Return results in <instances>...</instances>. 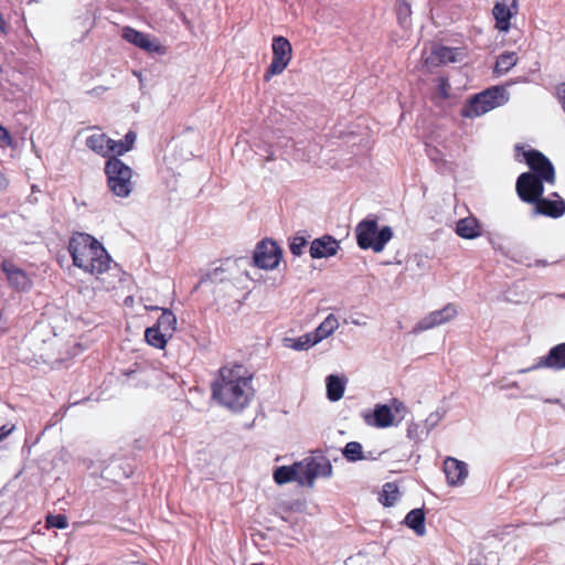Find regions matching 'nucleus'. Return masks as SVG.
Listing matches in <instances>:
<instances>
[{
  "label": "nucleus",
  "mask_w": 565,
  "mask_h": 565,
  "mask_svg": "<svg viewBox=\"0 0 565 565\" xmlns=\"http://www.w3.org/2000/svg\"><path fill=\"white\" fill-rule=\"evenodd\" d=\"M67 249L73 265L94 276L99 282L98 288L107 291L115 289L118 281L117 266L113 265L110 255L97 238L87 233L74 232Z\"/></svg>",
  "instance_id": "obj_1"
},
{
  "label": "nucleus",
  "mask_w": 565,
  "mask_h": 565,
  "mask_svg": "<svg viewBox=\"0 0 565 565\" xmlns=\"http://www.w3.org/2000/svg\"><path fill=\"white\" fill-rule=\"evenodd\" d=\"M252 379V374L243 364L222 366L211 386L213 398L232 411L245 408L254 396Z\"/></svg>",
  "instance_id": "obj_2"
},
{
  "label": "nucleus",
  "mask_w": 565,
  "mask_h": 565,
  "mask_svg": "<svg viewBox=\"0 0 565 565\" xmlns=\"http://www.w3.org/2000/svg\"><path fill=\"white\" fill-rule=\"evenodd\" d=\"M332 465L321 449L291 466H285V483L297 481L301 486L312 488L317 478H330Z\"/></svg>",
  "instance_id": "obj_3"
},
{
  "label": "nucleus",
  "mask_w": 565,
  "mask_h": 565,
  "mask_svg": "<svg viewBox=\"0 0 565 565\" xmlns=\"http://www.w3.org/2000/svg\"><path fill=\"white\" fill-rule=\"evenodd\" d=\"M509 100L508 92L502 86H492L473 95L460 110L465 118H475L504 105Z\"/></svg>",
  "instance_id": "obj_4"
},
{
  "label": "nucleus",
  "mask_w": 565,
  "mask_h": 565,
  "mask_svg": "<svg viewBox=\"0 0 565 565\" xmlns=\"http://www.w3.org/2000/svg\"><path fill=\"white\" fill-rule=\"evenodd\" d=\"M355 235L361 249H373L380 253L393 237V231L387 225L379 228L376 217H366L356 225Z\"/></svg>",
  "instance_id": "obj_5"
},
{
  "label": "nucleus",
  "mask_w": 565,
  "mask_h": 565,
  "mask_svg": "<svg viewBox=\"0 0 565 565\" xmlns=\"http://www.w3.org/2000/svg\"><path fill=\"white\" fill-rule=\"evenodd\" d=\"M107 186L118 198H127L134 188L132 170L122 160L110 157L104 168Z\"/></svg>",
  "instance_id": "obj_6"
},
{
  "label": "nucleus",
  "mask_w": 565,
  "mask_h": 565,
  "mask_svg": "<svg viewBox=\"0 0 565 565\" xmlns=\"http://www.w3.org/2000/svg\"><path fill=\"white\" fill-rule=\"evenodd\" d=\"M543 180L531 172L521 173L516 180V193L519 198L530 204H535L544 193Z\"/></svg>",
  "instance_id": "obj_7"
},
{
  "label": "nucleus",
  "mask_w": 565,
  "mask_h": 565,
  "mask_svg": "<svg viewBox=\"0 0 565 565\" xmlns=\"http://www.w3.org/2000/svg\"><path fill=\"white\" fill-rule=\"evenodd\" d=\"M525 161L530 169L533 171L532 174L540 177L547 183H554L555 170L552 162L539 150H527L523 152Z\"/></svg>",
  "instance_id": "obj_8"
},
{
  "label": "nucleus",
  "mask_w": 565,
  "mask_h": 565,
  "mask_svg": "<svg viewBox=\"0 0 565 565\" xmlns=\"http://www.w3.org/2000/svg\"><path fill=\"white\" fill-rule=\"evenodd\" d=\"M279 256L280 248L276 242L263 239L256 245L254 250V265L263 269L274 268L279 263Z\"/></svg>",
  "instance_id": "obj_9"
},
{
  "label": "nucleus",
  "mask_w": 565,
  "mask_h": 565,
  "mask_svg": "<svg viewBox=\"0 0 565 565\" xmlns=\"http://www.w3.org/2000/svg\"><path fill=\"white\" fill-rule=\"evenodd\" d=\"M121 36L127 42L135 46L148 52L157 54H166L167 49L158 40L152 39L149 34H145L131 26H125L122 29Z\"/></svg>",
  "instance_id": "obj_10"
},
{
  "label": "nucleus",
  "mask_w": 565,
  "mask_h": 565,
  "mask_svg": "<svg viewBox=\"0 0 565 565\" xmlns=\"http://www.w3.org/2000/svg\"><path fill=\"white\" fill-rule=\"evenodd\" d=\"M1 270L6 274L9 286L19 292L28 291L32 288V279L11 259H3L0 264Z\"/></svg>",
  "instance_id": "obj_11"
},
{
  "label": "nucleus",
  "mask_w": 565,
  "mask_h": 565,
  "mask_svg": "<svg viewBox=\"0 0 565 565\" xmlns=\"http://www.w3.org/2000/svg\"><path fill=\"white\" fill-rule=\"evenodd\" d=\"M457 316V309L454 305L448 303L439 310L431 311L419 320L414 327V333H419L431 328L444 324L452 320Z\"/></svg>",
  "instance_id": "obj_12"
},
{
  "label": "nucleus",
  "mask_w": 565,
  "mask_h": 565,
  "mask_svg": "<svg viewBox=\"0 0 565 565\" xmlns=\"http://www.w3.org/2000/svg\"><path fill=\"white\" fill-rule=\"evenodd\" d=\"M542 367L552 369L555 371L565 369V342L553 347L548 351L547 355L540 358L532 367L522 369L519 372L525 373Z\"/></svg>",
  "instance_id": "obj_13"
},
{
  "label": "nucleus",
  "mask_w": 565,
  "mask_h": 565,
  "mask_svg": "<svg viewBox=\"0 0 565 565\" xmlns=\"http://www.w3.org/2000/svg\"><path fill=\"white\" fill-rule=\"evenodd\" d=\"M516 0H499L492 10L495 19V26L507 32L510 29V20L516 13Z\"/></svg>",
  "instance_id": "obj_14"
},
{
  "label": "nucleus",
  "mask_w": 565,
  "mask_h": 565,
  "mask_svg": "<svg viewBox=\"0 0 565 565\" xmlns=\"http://www.w3.org/2000/svg\"><path fill=\"white\" fill-rule=\"evenodd\" d=\"M340 248L339 242L331 235L316 238L310 245V256L315 259L334 256Z\"/></svg>",
  "instance_id": "obj_15"
},
{
  "label": "nucleus",
  "mask_w": 565,
  "mask_h": 565,
  "mask_svg": "<svg viewBox=\"0 0 565 565\" xmlns=\"http://www.w3.org/2000/svg\"><path fill=\"white\" fill-rule=\"evenodd\" d=\"M444 472L448 484L459 486L462 484L468 477V466L463 461L448 457L444 461Z\"/></svg>",
  "instance_id": "obj_16"
},
{
  "label": "nucleus",
  "mask_w": 565,
  "mask_h": 565,
  "mask_svg": "<svg viewBox=\"0 0 565 565\" xmlns=\"http://www.w3.org/2000/svg\"><path fill=\"white\" fill-rule=\"evenodd\" d=\"M534 205L535 214L556 218L565 213V201L561 198L557 200H548L542 196Z\"/></svg>",
  "instance_id": "obj_17"
},
{
  "label": "nucleus",
  "mask_w": 565,
  "mask_h": 565,
  "mask_svg": "<svg viewBox=\"0 0 565 565\" xmlns=\"http://www.w3.org/2000/svg\"><path fill=\"white\" fill-rule=\"evenodd\" d=\"M364 419L369 425H373L379 428H386L393 425L394 415L390 406L385 404H377L374 408L372 420L370 415H366Z\"/></svg>",
  "instance_id": "obj_18"
},
{
  "label": "nucleus",
  "mask_w": 565,
  "mask_h": 565,
  "mask_svg": "<svg viewBox=\"0 0 565 565\" xmlns=\"http://www.w3.org/2000/svg\"><path fill=\"white\" fill-rule=\"evenodd\" d=\"M456 61V52L454 49L438 45L435 46L429 56L426 57L427 66H438L440 64L455 62Z\"/></svg>",
  "instance_id": "obj_19"
},
{
  "label": "nucleus",
  "mask_w": 565,
  "mask_h": 565,
  "mask_svg": "<svg viewBox=\"0 0 565 565\" xmlns=\"http://www.w3.org/2000/svg\"><path fill=\"white\" fill-rule=\"evenodd\" d=\"M274 58L267 72L264 75L265 81L282 72V36H275L273 41Z\"/></svg>",
  "instance_id": "obj_20"
},
{
  "label": "nucleus",
  "mask_w": 565,
  "mask_h": 565,
  "mask_svg": "<svg viewBox=\"0 0 565 565\" xmlns=\"http://www.w3.org/2000/svg\"><path fill=\"white\" fill-rule=\"evenodd\" d=\"M338 328H339L338 318L333 313H330L315 329V331L310 332V335L317 344V343L321 342L323 339L331 335Z\"/></svg>",
  "instance_id": "obj_21"
},
{
  "label": "nucleus",
  "mask_w": 565,
  "mask_h": 565,
  "mask_svg": "<svg viewBox=\"0 0 565 565\" xmlns=\"http://www.w3.org/2000/svg\"><path fill=\"white\" fill-rule=\"evenodd\" d=\"M345 379L340 377L338 375L331 374L327 376L326 384H327V397L331 402H338L343 397L344 390H345Z\"/></svg>",
  "instance_id": "obj_22"
},
{
  "label": "nucleus",
  "mask_w": 565,
  "mask_h": 565,
  "mask_svg": "<svg viewBox=\"0 0 565 565\" xmlns=\"http://www.w3.org/2000/svg\"><path fill=\"white\" fill-rule=\"evenodd\" d=\"M404 523L412 529L418 536H424L426 534L425 527V512L423 509H413L411 510L405 519Z\"/></svg>",
  "instance_id": "obj_23"
},
{
  "label": "nucleus",
  "mask_w": 565,
  "mask_h": 565,
  "mask_svg": "<svg viewBox=\"0 0 565 565\" xmlns=\"http://www.w3.org/2000/svg\"><path fill=\"white\" fill-rule=\"evenodd\" d=\"M456 233L467 239H473L480 235L478 222L473 217L461 218L457 222Z\"/></svg>",
  "instance_id": "obj_24"
},
{
  "label": "nucleus",
  "mask_w": 565,
  "mask_h": 565,
  "mask_svg": "<svg viewBox=\"0 0 565 565\" xmlns=\"http://www.w3.org/2000/svg\"><path fill=\"white\" fill-rule=\"evenodd\" d=\"M170 338V335H167L166 332L157 328L154 324L147 328L145 331V339L147 343L156 349H164L168 343V339Z\"/></svg>",
  "instance_id": "obj_25"
},
{
  "label": "nucleus",
  "mask_w": 565,
  "mask_h": 565,
  "mask_svg": "<svg viewBox=\"0 0 565 565\" xmlns=\"http://www.w3.org/2000/svg\"><path fill=\"white\" fill-rule=\"evenodd\" d=\"M109 138L105 134H94L86 139V146L97 154L108 157Z\"/></svg>",
  "instance_id": "obj_26"
},
{
  "label": "nucleus",
  "mask_w": 565,
  "mask_h": 565,
  "mask_svg": "<svg viewBox=\"0 0 565 565\" xmlns=\"http://www.w3.org/2000/svg\"><path fill=\"white\" fill-rule=\"evenodd\" d=\"M342 455L348 461H359L364 459H376L373 456H366L363 452V447L359 441H350L342 449Z\"/></svg>",
  "instance_id": "obj_27"
},
{
  "label": "nucleus",
  "mask_w": 565,
  "mask_h": 565,
  "mask_svg": "<svg viewBox=\"0 0 565 565\" xmlns=\"http://www.w3.org/2000/svg\"><path fill=\"white\" fill-rule=\"evenodd\" d=\"M518 63V55L515 52H503L497 58L493 72L498 75L508 73Z\"/></svg>",
  "instance_id": "obj_28"
},
{
  "label": "nucleus",
  "mask_w": 565,
  "mask_h": 565,
  "mask_svg": "<svg viewBox=\"0 0 565 565\" xmlns=\"http://www.w3.org/2000/svg\"><path fill=\"white\" fill-rule=\"evenodd\" d=\"M154 326L166 332L167 335L172 337L177 329V318L172 311L163 309Z\"/></svg>",
  "instance_id": "obj_29"
},
{
  "label": "nucleus",
  "mask_w": 565,
  "mask_h": 565,
  "mask_svg": "<svg viewBox=\"0 0 565 565\" xmlns=\"http://www.w3.org/2000/svg\"><path fill=\"white\" fill-rule=\"evenodd\" d=\"M395 10H396L398 24L402 28L407 29L411 25V14H412L411 2L408 0H397Z\"/></svg>",
  "instance_id": "obj_30"
},
{
  "label": "nucleus",
  "mask_w": 565,
  "mask_h": 565,
  "mask_svg": "<svg viewBox=\"0 0 565 565\" xmlns=\"http://www.w3.org/2000/svg\"><path fill=\"white\" fill-rule=\"evenodd\" d=\"M285 344L294 350L302 351V350H308L309 348L313 347L316 344V342L311 338L310 333H307V334L299 337L298 339L285 338Z\"/></svg>",
  "instance_id": "obj_31"
},
{
  "label": "nucleus",
  "mask_w": 565,
  "mask_h": 565,
  "mask_svg": "<svg viewBox=\"0 0 565 565\" xmlns=\"http://www.w3.org/2000/svg\"><path fill=\"white\" fill-rule=\"evenodd\" d=\"M225 280H227L226 269L223 266H218V267H215V268L209 270L207 273H205L201 277L200 282L204 284V282L210 281L213 284H218V282H223Z\"/></svg>",
  "instance_id": "obj_32"
},
{
  "label": "nucleus",
  "mask_w": 565,
  "mask_h": 565,
  "mask_svg": "<svg viewBox=\"0 0 565 565\" xmlns=\"http://www.w3.org/2000/svg\"><path fill=\"white\" fill-rule=\"evenodd\" d=\"M383 501L385 507H392L398 498V488L392 482H387L383 486Z\"/></svg>",
  "instance_id": "obj_33"
},
{
  "label": "nucleus",
  "mask_w": 565,
  "mask_h": 565,
  "mask_svg": "<svg viewBox=\"0 0 565 565\" xmlns=\"http://www.w3.org/2000/svg\"><path fill=\"white\" fill-rule=\"evenodd\" d=\"M128 151H129V149L125 145L124 140L116 141V140H113V139L109 138L108 158H110V157L118 158L119 156H122V154H125Z\"/></svg>",
  "instance_id": "obj_34"
},
{
  "label": "nucleus",
  "mask_w": 565,
  "mask_h": 565,
  "mask_svg": "<svg viewBox=\"0 0 565 565\" xmlns=\"http://www.w3.org/2000/svg\"><path fill=\"white\" fill-rule=\"evenodd\" d=\"M46 524L49 527L65 529L68 522L64 514H50L46 516Z\"/></svg>",
  "instance_id": "obj_35"
},
{
  "label": "nucleus",
  "mask_w": 565,
  "mask_h": 565,
  "mask_svg": "<svg viewBox=\"0 0 565 565\" xmlns=\"http://www.w3.org/2000/svg\"><path fill=\"white\" fill-rule=\"evenodd\" d=\"M307 245V241L302 236H295L289 243V249L292 255L300 256L303 248Z\"/></svg>",
  "instance_id": "obj_36"
},
{
  "label": "nucleus",
  "mask_w": 565,
  "mask_h": 565,
  "mask_svg": "<svg viewBox=\"0 0 565 565\" xmlns=\"http://www.w3.org/2000/svg\"><path fill=\"white\" fill-rule=\"evenodd\" d=\"M13 143V139L9 132V130L0 125V146L1 147H10Z\"/></svg>",
  "instance_id": "obj_37"
},
{
  "label": "nucleus",
  "mask_w": 565,
  "mask_h": 565,
  "mask_svg": "<svg viewBox=\"0 0 565 565\" xmlns=\"http://www.w3.org/2000/svg\"><path fill=\"white\" fill-rule=\"evenodd\" d=\"M136 132L132 131V130H129L126 135H125V138H124V141H125V145L128 147L129 150L132 149L134 147V143L136 141Z\"/></svg>",
  "instance_id": "obj_38"
},
{
  "label": "nucleus",
  "mask_w": 565,
  "mask_h": 565,
  "mask_svg": "<svg viewBox=\"0 0 565 565\" xmlns=\"http://www.w3.org/2000/svg\"><path fill=\"white\" fill-rule=\"evenodd\" d=\"M14 429V426L8 427L7 425H3L0 427V443L7 438Z\"/></svg>",
  "instance_id": "obj_39"
},
{
  "label": "nucleus",
  "mask_w": 565,
  "mask_h": 565,
  "mask_svg": "<svg viewBox=\"0 0 565 565\" xmlns=\"http://www.w3.org/2000/svg\"><path fill=\"white\" fill-rule=\"evenodd\" d=\"M274 480L277 484H282V466L277 467L274 471Z\"/></svg>",
  "instance_id": "obj_40"
},
{
  "label": "nucleus",
  "mask_w": 565,
  "mask_h": 565,
  "mask_svg": "<svg viewBox=\"0 0 565 565\" xmlns=\"http://www.w3.org/2000/svg\"><path fill=\"white\" fill-rule=\"evenodd\" d=\"M9 186V179L6 174L0 170V192L6 191Z\"/></svg>",
  "instance_id": "obj_41"
},
{
  "label": "nucleus",
  "mask_w": 565,
  "mask_h": 565,
  "mask_svg": "<svg viewBox=\"0 0 565 565\" xmlns=\"http://www.w3.org/2000/svg\"><path fill=\"white\" fill-rule=\"evenodd\" d=\"M291 53V44L287 39H285V68L288 66L289 57L286 58L288 54Z\"/></svg>",
  "instance_id": "obj_42"
},
{
  "label": "nucleus",
  "mask_w": 565,
  "mask_h": 565,
  "mask_svg": "<svg viewBox=\"0 0 565 565\" xmlns=\"http://www.w3.org/2000/svg\"><path fill=\"white\" fill-rule=\"evenodd\" d=\"M0 33H2L4 35L8 33V23L3 19L1 13H0Z\"/></svg>",
  "instance_id": "obj_43"
},
{
  "label": "nucleus",
  "mask_w": 565,
  "mask_h": 565,
  "mask_svg": "<svg viewBox=\"0 0 565 565\" xmlns=\"http://www.w3.org/2000/svg\"><path fill=\"white\" fill-rule=\"evenodd\" d=\"M393 407H394L395 412H397V413L405 409L404 404L398 399H393Z\"/></svg>",
  "instance_id": "obj_44"
},
{
  "label": "nucleus",
  "mask_w": 565,
  "mask_h": 565,
  "mask_svg": "<svg viewBox=\"0 0 565 565\" xmlns=\"http://www.w3.org/2000/svg\"><path fill=\"white\" fill-rule=\"evenodd\" d=\"M106 90V87L104 86H97V87H94L90 93H95V94H98L100 92H105Z\"/></svg>",
  "instance_id": "obj_45"
},
{
  "label": "nucleus",
  "mask_w": 565,
  "mask_h": 565,
  "mask_svg": "<svg viewBox=\"0 0 565 565\" xmlns=\"http://www.w3.org/2000/svg\"><path fill=\"white\" fill-rule=\"evenodd\" d=\"M535 265L536 266H546L547 263L545 260L539 259V260L535 262Z\"/></svg>",
  "instance_id": "obj_46"
},
{
  "label": "nucleus",
  "mask_w": 565,
  "mask_h": 565,
  "mask_svg": "<svg viewBox=\"0 0 565 565\" xmlns=\"http://www.w3.org/2000/svg\"><path fill=\"white\" fill-rule=\"evenodd\" d=\"M407 433H408V436L411 437L412 434H415V430H412V428L409 427Z\"/></svg>",
  "instance_id": "obj_47"
},
{
  "label": "nucleus",
  "mask_w": 565,
  "mask_h": 565,
  "mask_svg": "<svg viewBox=\"0 0 565 565\" xmlns=\"http://www.w3.org/2000/svg\"><path fill=\"white\" fill-rule=\"evenodd\" d=\"M407 433H408V436L411 437L412 434H415V430H412V428L409 427Z\"/></svg>",
  "instance_id": "obj_48"
},
{
  "label": "nucleus",
  "mask_w": 565,
  "mask_h": 565,
  "mask_svg": "<svg viewBox=\"0 0 565 565\" xmlns=\"http://www.w3.org/2000/svg\"><path fill=\"white\" fill-rule=\"evenodd\" d=\"M253 565H262V564L255 563V564H253Z\"/></svg>",
  "instance_id": "obj_49"
}]
</instances>
